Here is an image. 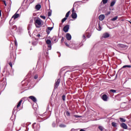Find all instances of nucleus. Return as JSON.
Segmentation results:
<instances>
[{"label":"nucleus","instance_id":"5","mask_svg":"<svg viewBox=\"0 0 131 131\" xmlns=\"http://www.w3.org/2000/svg\"><path fill=\"white\" fill-rule=\"evenodd\" d=\"M61 82V80L60 79H57L54 84V89L56 90V89H58V87L59 86V85L60 84V82Z\"/></svg>","mask_w":131,"mask_h":131},{"label":"nucleus","instance_id":"43","mask_svg":"<svg viewBox=\"0 0 131 131\" xmlns=\"http://www.w3.org/2000/svg\"><path fill=\"white\" fill-rule=\"evenodd\" d=\"M110 14H111L110 11H108L105 13V16H108V15H110Z\"/></svg>","mask_w":131,"mask_h":131},{"label":"nucleus","instance_id":"12","mask_svg":"<svg viewBox=\"0 0 131 131\" xmlns=\"http://www.w3.org/2000/svg\"><path fill=\"white\" fill-rule=\"evenodd\" d=\"M66 37L68 40H71V35L69 33H67Z\"/></svg>","mask_w":131,"mask_h":131},{"label":"nucleus","instance_id":"4","mask_svg":"<svg viewBox=\"0 0 131 131\" xmlns=\"http://www.w3.org/2000/svg\"><path fill=\"white\" fill-rule=\"evenodd\" d=\"M117 48H118L120 50H121V49H126L127 46L123 44H118L117 45Z\"/></svg>","mask_w":131,"mask_h":131},{"label":"nucleus","instance_id":"58","mask_svg":"<svg viewBox=\"0 0 131 131\" xmlns=\"http://www.w3.org/2000/svg\"><path fill=\"white\" fill-rule=\"evenodd\" d=\"M47 54H48V52H47Z\"/></svg>","mask_w":131,"mask_h":131},{"label":"nucleus","instance_id":"17","mask_svg":"<svg viewBox=\"0 0 131 131\" xmlns=\"http://www.w3.org/2000/svg\"><path fill=\"white\" fill-rule=\"evenodd\" d=\"M29 98V99H31V100H32L33 102H35L37 101L36 98L33 96H31Z\"/></svg>","mask_w":131,"mask_h":131},{"label":"nucleus","instance_id":"20","mask_svg":"<svg viewBox=\"0 0 131 131\" xmlns=\"http://www.w3.org/2000/svg\"><path fill=\"white\" fill-rule=\"evenodd\" d=\"M92 35V34L91 33H86L85 36L87 37V38H90Z\"/></svg>","mask_w":131,"mask_h":131},{"label":"nucleus","instance_id":"40","mask_svg":"<svg viewBox=\"0 0 131 131\" xmlns=\"http://www.w3.org/2000/svg\"><path fill=\"white\" fill-rule=\"evenodd\" d=\"M32 45H33V46H36V45H37V42H36V41H33V42H32Z\"/></svg>","mask_w":131,"mask_h":131},{"label":"nucleus","instance_id":"16","mask_svg":"<svg viewBox=\"0 0 131 131\" xmlns=\"http://www.w3.org/2000/svg\"><path fill=\"white\" fill-rule=\"evenodd\" d=\"M121 126L123 128H124V129H126L127 128V125L125 124L124 123H122L121 124Z\"/></svg>","mask_w":131,"mask_h":131},{"label":"nucleus","instance_id":"55","mask_svg":"<svg viewBox=\"0 0 131 131\" xmlns=\"http://www.w3.org/2000/svg\"><path fill=\"white\" fill-rule=\"evenodd\" d=\"M0 16H2V11L0 10Z\"/></svg>","mask_w":131,"mask_h":131},{"label":"nucleus","instance_id":"46","mask_svg":"<svg viewBox=\"0 0 131 131\" xmlns=\"http://www.w3.org/2000/svg\"><path fill=\"white\" fill-rule=\"evenodd\" d=\"M14 43H15L16 46H18V42H17V40H15L14 41Z\"/></svg>","mask_w":131,"mask_h":131},{"label":"nucleus","instance_id":"21","mask_svg":"<svg viewBox=\"0 0 131 131\" xmlns=\"http://www.w3.org/2000/svg\"><path fill=\"white\" fill-rule=\"evenodd\" d=\"M112 125L114 127H117V124L116 123L114 122L112 123Z\"/></svg>","mask_w":131,"mask_h":131},{"label":"nucleus","instance_id":"54","mask_svg":"<svg viewBox=\"0 0 131 131\" xmlns=\"http://www.w3.org/2000/svg\"><path fill=\"white\" fill-rule=\"evenodd\" d=\"M80 131H85L84 129H81L80 130Z\"/></svg>","mask_w":131,"mask_h":131},{"label":"nucleus","instance_id":"56","mask_svg":"<svg viewBox=\"0 0 131 131\" xmlns=\"http://www.w3.org/2000/svg\"><path fill=\"white\" fill-rule=\"evenodd\" d=\"M73 130H75V129L74 128H72L71 129V131H73Z\"/></svg>","mask_w":131,"mask_h":131},{"label":"nucleus","instance_id":"3","mask_svg":"<svg viewBox=\"0 0 131 131\" xmlns=\"http://www.w3.org/2000/svg\"><path fill=\"white\" fill-rule=\"evenodd\" d=\"M46 43L48 45V50H52V41L50 39H48L46 40Z\"/></svg>","mask_w":131,"mask_h":131},{"label":"nucleus","instance_id":"13","mask_svg":"<svg viewBox=\"0 0 131 131\" xmlns=\"http://www.w3.org/2000/svg\"><path fill=\"white\" fill-rule=\"evenodd\" d=\"M72 17L73 19H76V18H77V14L75 12H73L72 14Z\"/></svg>","mask_w":131,"mask_h":131},{"label":"nucleus","instance_id":"9","mask_svg":"<svg viewBox=\"0 0 131 131\" xmlns=\"http://www.w3.org/2000/svg\"><path fill=\"white\" fill-rule=\"evenodd\" d=\"M6 85H7V82L5 81L0 82V86L1 88H5Z\"/></svg>","mask_w":131,"mask_h":131},{"label":"nucleus","instance_id":"47","mask_svg":"<svg viewBox=\"0 0 131 131\" xmlns=\"http://www.w3.org/2000/svg\"><path fill=\"white\" fill-rule=\"evenodd\" d=\"M82 37H83V39H84V41H85V39H86L85 35H83Z\"/></svg>","mask_w":131,"mask_h":131},{"label":"nucleus","instance_id":"14","mask_svg":"<svg viewBox=\"0 0 131 131\" xmlns=\"http://www.w3.org/2000/svg\"><path fill=\"white\" fill-rule=\"evenodd\" d=\"M20 16V14H17V13H16L12 17V18H14V20L15 19H17V18H19V17Z\"/></svg>","mask_w":131,"mask_h":131},{"label":"nucleus","instance_id":"23","mask_svg":"<svg viewBox=\"0 0 131 131\" xmlns=\"http://www.w3.org/2000/svg\"><path fill=\"white\" fill-rule=\"evenodd\" d=\"M21 103H22V100H20L17 105V108H19L20 106H21Z\"/></svg>","mask_w":131,"mask_h":131},{"label":"nucleus","instance_id":"25","mask_svg":"<svg viewBox=\"0 0 131 131\" xmlns=\"http://www.w3.org/2000/svg\"><path fill=\"white\" fill-rule=\"evenodd\" d=\"M28 30L29 33L30 32V30H31V25H29V26L28 27Z\"/></svg>","mask_w":131,"mask_h":131},{"label":"nucleus","instance_id":"50","mask_svg":"<svg viewBox=\"0 0 131 131\" xmlns=\"http://www.w3.org/2000/svg\"><path fill=\"white\" fill-rule=\"evenodd\" d=\"M38 121H39V122H41V121H43V119H41V120H38Z\"/></svg>","mask_w":131,"mask_h":131},{"label":"nucleus","instance_id":"29","mask_svg":"<svg viewBox=\"0 0 131 131\" xmlns=\"http://www.w3.org/2000/svg\"><path fill=\"white\" fill-rule=\"evenodd\" d=\"M97 29L98 31H101V30H102V28L100 26V24H99V26L97 27Z\"/></svg>","mask_w":131,"mask_h":131},{"label":"nucleus","instance_id":"2","mask_svg":"<svg viewBox=\"0 0 131 131\" xmlns=\"http://www.w3.org/2000/svg\"><path fill=\"white\" fill-rule=\"evenodd\" d=\"M35 25L37 28H39L40 26H41V20L39 19H36L35 20Z\"/></svg>","mask_w":131,"mask_h":131},{"label":"nucleus","instance_id":"53","mask_svg":"<svg viewBox=\"0 0 131 131\" xmlns=\"http://www.w3.org/2000/svg\"><path fill=\"white\" fill-rule=\"evenodd\" d=\"M9 65H10V67H12V64L11 62L9 63Z\"/></svg>","mask_w":131,"mask_h":131},{"label":"nucleus","instance_id":"7","mask_svg":"<svg viewBox=\"0 0 131 131\" xmlns=\"http://www.w3.org/2000/svg\"><path fill=\"white\" fill-rule=\"evenodd\" d=\"M63 31H64V32H65L66 33L68 32V31H69V25H67L66 26H64L63 27Z\"/></svg>","mask_w":131,"mask_h":131},{"label":"nucleus","instance_id":"49","mask_svg":"<svg viewBox=\"0 0 131 131\" xmlns=\"http://www.w3.org/2000/svg\"><path fill=\"white\" fill-rule=\"evenodd\" d=\"M61 41V42H63L64 41V38H63V37H62Z\"/></svg>","mask_w":131,"mask_h":131},{"label":"nucleus","instance_id":"52","mask_svg":"<svg viewBox=\"0 0 131 131\" xmlns=\"http://www.w3.org/2000/svg\"><path fill=\"white\" fill-rule=\"evenodd\" d=\"M72 13H74V8H73L72 9Z\"/></svg>","mask_w":131,"mask_h":131},{"label":"nucleus","instance_id":"51","mask_svg":"<svg viewBox=\"0 0 131 131\" xmlns=\"http://www.w3.org/2000/svg\"><path fill=\"white\" fill-rule=\"evenodd\" d=\"M37 37H40V34H38L37 35Z\"/></svg>","mask_w":131,"mask_h":131},{"label":"nucleus","instance_id":"27","mask_svg":"<svg viewBox=\"0 0 131 131\" xmlns=\"http://www.w3.org/2000/svg\"><path fill=\"white\" fill-rule=\"evenodd\" d=\"M52 40H53V41H55V42H57V41H58L57 40V38L56 37V36H54V37H53L52 38Z\"/></svg>","mask_w":131,"mask_h":131},{"label":"nucleus","instance_id":"38","mask_svg":"<svg viewBox=\"0 0 131 131\" xmlns=\"http://www.w3.org/2000/svg\"><path fill=\"white\" fill-rule=\"evenodd\" d=\"M110 92H111V93H116V90H113V89H111V90H110Z\"/></svg>","mask_w":131,"mask_h":131},{"label":"nucleus","instance_id":"11","mask_svg":"<svg viewBox=\"0 0 131 131\" xmlns=\"http://www.w3.org/2000/svg\"><path fill=\"white\" fill-rule=\"evenodd\" d=\"M99 19L100 21H103L104 19H105V15L104 14H101L99 16Z\"/></svg>","mask_w":131,"mask_h":131},{"label":"nucleus","instance_id":"19","mask_svg":"<svg viewBox=\"0 0 131 131\" xmlns=\"http://www.w3.org/2000/svg\"><path fill=\"white\" fill-rule=\"evenodd\" d=\"M116 4V0H113L111 3V7H113L114 5Z\"/></svg>","mask_w":131,"mask_h":131},{"label":"nucleus","instance_id":"15","mask_svg":"<svg viewBox=\"0 0 131 131\" xmlns=\"http://www.w3.org/2000/svg\"><path fill=\"white\" fill-rule=\"evenodd\" d=\"M109 36H110V34L108 33H106L103 34L102 37H103V38H107V37H109Z\"/></svg>","mask_w":131,"mask_h":131},{"label":"nucleus","instance_id":"1","mask_svg":"<svg viewBox=\"0 0 131 131\" xmlns=\"http://www.w3.org/2000/svg\"><path fill=\"white\" fill-rule=\"evenodd\" d=\"M32 128H34V130H38L40 128V125L39 124H36V123H34L32 125Z\"/></svg>","mask_w":131,"mask_h":131},{"label":"nucleus","instance_id":"42","mask_svg":"<svg viewBox=\"0 0 131 131\" xmlns=\"http://www.w3.org/2000/svg\"><path fill=\"white\" fill-rule=\"evenodd\" d=\"M40 18H42V19H43V20H46V16L43 15H40Z\"/></svg>","mask_w":131,"mask_h":131},{"label":"nucleus","instance_id":"33","mask_svg":"<svg viewBox=\"0 0 131 131\" xmlns=\"http://www.w3.org/2000/svg\"><path fill=\"white\" fill-rule=\"evenodd\" d=\"M67 20V17L63 18L62 19V20H61L62 23H64V22H65V21H66Z\"/></svg>","mask_w":131,"mask_h":131},{"label":"nucleus","instance_id":"8","mask_svg":"<svg viewBox=\"0 0 131 131\" xmlns=\"http://www.w3.org/2000/svg\"><path fill=\"white\" fill-rule=\"evenodd\" d=\"M102 99L104 102H107V101H108V96L107 95L104 94L102 95Z\"/></svg>","mask_w":131,"mask_h":131},{"label":"nucleus","instance_id":"6","mask_svg":"<svg viewBox=\"0 0 131 131\" xmlns=\"http://www.w3.org/2000/svg\"><path fill=\"white\" fill-rule=\"evenodd\" d=\"M71 49H74V50H77L79 48V45L78 44H72V46L70 47Z\"/></svg>","mask_w":131,"mask_h":131},{"label":"nucleus","instance_id":"37","mask_svg":"<svg viewBox=\"0 0 131 131\" xmlns=\"http://www.w3.org/2000/svg\"><path fill=\"white\" fill-rule=\"evenodd\" d=\"M48 17H51V16H52V12H51V11L48 12Z\"/></svg>","mask_w":131,"mask_h":131},{"label":"nucleus","instance_id":"39","mask_svg":"<svg viewBox=\"0 0 131 131\" xmlns=\"http://www.w3.org/2000/svg\"><path fill=\"white\" fill-rule=\"evenodd\" d=\"M98 128H99V129H100V130H101V131H102L103 129V126H99L98 127Z\"/></svg>","mask_w":131,"mask_h":131},{"label":"nucleus","instance_id":"44","mask_svg":"<svg viewBox=\"0 0 131 131\" xmlns=\"http://www.w3.org/2000/svg\"><path fill=\"white\" fill-rule=\"evenodd\" d=\"M13 29H14V30H17V26H13Z\"/></svg>","mask_w":131,"mask_h":131},{"label":"nucleus","instance_id":"32","mask_svg":"<svg viewBox=\"0 0 131 131\" xmlns=\"http://www.w3.org/2000/svg\"><path fill=\"white\" fill-rule=\"evenodd\" d=\"M74 117H75L76 118H80L82 117L81 116H78V115H74Z\"/></svg>","mask_w":131,"mask_h":131},{"label":"nucleus","instance_id":"31","mask_svg":"<svg viewBox=\"0 0 131 131\" xmlns=\"http://www.w3.org/2000/svg\"><path fill=\"white\" fill-rule=\"evenodd\" d=\"M102 2L104 5H105V4H107V3H108V0H102Z\"/></svg>","mask_w":131,"mask_h":131},{"label":"nucleus","instance_id":"35","mask_svg":"<svg viewBox=\"0 0 131 131\" xmlns=\"http://www.w3.org/2000/svg\"><path fill=\"white\" fill-rule=\"evenodd\" d=\"M59 127H66V125L61 124L59 125Z\"/></svg>","mask_w":131,"mask_h":131},{"label":"nucleus","instance_id":"48","mask_svg":"<svg viewBox=\"0 0 131 131\" xmlns=\"http://www.w3.org/2000/svg\"><path fill=\"white\" fill-rule=\"evenodd\" d=\"M3 3H4V5H5V6L6 7H7V3H6V1H3Z\"/></svg>","mask_w":131,"mask_h":131},{"label":"nucleus","instance_id":"18","mask_svg":"<svg viewBox=\"0 0 131 131\" xmlns=\"http://www.w3.org/2000/svg\"><path fill=\"white\" fill-rule=\"evenodd\" d=\"M40 8H41V6L40 5H37L35 6L36 10H37L38 11L40 10Z\"/></svg>","mask_w":131,"mask_h":131},{"label":"nucleus","instance_id":"34","mask_svg":"<svg viewBox=\"0 0 131 131\" xmlns=\"http://www.w3.org/2000/svg\"><path fill=\"white\" fill-rule=\"evenodd\" d=\"M62 99L63 101H65L66 100V96L65 95H62Z\"/></svg>","mask_w":131,"mask_h":131},{"label":"nucleus","instance_id":"10","mask_svg":"<svg viewBox=\"0 0 131 131\" xmlns=\"http://www.w3.org/2000/svg\"><path fill=\"white\" fill-rule=\"evenodd\" d=\"M54 27H48L47 29L46 30V32L47 34H50L51 31L53 30Z\"/></svg>","mask_w":131,"mask_h":131},{"label":"nucleus","instance_id":"45","mask_svg":"<svg viewBox=\"0 0 131 131\" xmlns=\"http://www.w3.org/2000/svg\"><path fill=\"white\" fill-rule=\"evenodd\" d=\"M66 113L67 116H70V113H69V112H67Z\"/></svg>","mask_w":131,"mask_h":131},{"label":"nucleus","instance_id":"41","mask_svg":"<svg viewBox=\"0 0 131 131\" xmlns=\"http://www.w3.org/2000/svg\"><path fill=\"white\" fill-rule=\"evenodd\" d=\"M34 79H37V78H38V75H35L34 76Z\"/></svg>","mask_w":131,"mask_h":131},{"label":"nucleus","instance_id":"24","mask_svg":"<svg viewBox=\"0 0 131 131\" xmlns=\"http://www.w3.org/2000/svg\"><path fill=\"white\" fill-rule=\"evenodd\" d=\"M131 68V66L130 65H125L123 66L122 68Z\"/></svg>","mask_w":131,"mask_h":131},{"label":"nucleus","instance_id":"36","mask_svg":"<svg viewBox=\"0 0 131 131\" xmlns=\"http://www.w3.org/2000/svg\"><path fill=\"white\" fill-rule=\"evenodd\" d=\"M56 123H57V122H53L52 123V126H53V127H56Z\"/></svg>","mask_w":131,"mask_h":131},{"label":"nucleus","instance_id":"30","mask_svg":"<svg viewBox=\"0 0 131 131\" xmlns=\"http://www.w3.org/2000/svg\"><path fill=\"white\" fill-rule=\"evenodd\" d=\"M69 14H70V11H68L67 14H66V18H68L69 17Z\"/></svg>","mask_w":131,"mask_h":131},{"label":"nucleus","instance_id":"57","mask_svg":"<svg viewBox=\"0 0 131 131\" xmlns=\"http://www.w3.org/2000/svg\"><path fill=\"white\" fill-rule=\"evenodd\" d=\"M58 57L60 58V57H61V54H59V55H58Z\"/></svg>","mask_w":131,"mask_h":131},{"label":"nucleus","instance_id":"28","mask_svg":"<svg viewBox=\"0 0 131 131\" xmlns=\"http://www.w3.org/2000/svg\"><path fill=\"white\" fill-rule=\"evenodd\" d=\"M64 43H65L66 46H67V47H68V48H70L71 47H72L71 44L69 45V44H68V42H64Z\"/></svg>","mask_w":131,"mask_h":131},{"label":"nucleus","instance_id":"26","mask_svg":"<svg viewBox=\"0 0 131 131\" xmlns=\"http://www.w3.org/2000/svg\"><path fill=\"white\" fill-rule=\"evenodd\" d=\"M120 120L121 122H125L126 121L125 119L122 118H120Z\"/></svg>","mask_w":131,"mask_h":131},{"label":"nucleus","instance_id":"22","mask_svg":"<svg viewBox=\"0 0 131 131\" xmlns=\"http://www.w3.org/2000/svg\"><path fill=\"white\" fill-rule=\"evenodd\" d=\"M118 19V16H116L115 17H113V18H111V21H116Z\"/></svg>","mask_w":131,"mask_h":131}]
</instances>
